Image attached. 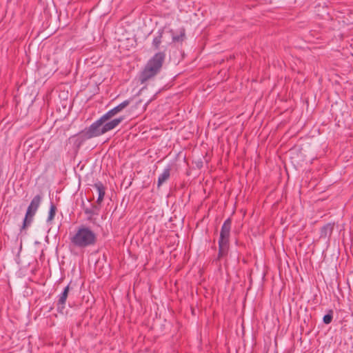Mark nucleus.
<instances>
[{
  "instance_id": "13",
  "label": "nucleus",
  "mask_w": 353,
  "mask_h": 353,
  "mask_svg": "<svg viewBox=\"0 0 353 353\" xmlns=\"http://www.w3.org/2000/svg\"><path fill=\"white\" fill-rule=\"evenodd\" d=\"M116 114L112 111V110H110L108 112H107L105 114H104L103 116H101L99 119L103 121L105 123H109L110 119L114 117Z\"/></svg>"
},
{
  "instance_id": "14",
  "label": "nucleus",
  "mask_w": 353,
  "mask_h": 353,
  "mask_svg": "<svg viewBox=\"0 0 353 353\" xmlns=\"http://www.w3.org/2000/svg\"><path fill=\"white\" fill-rule=\"evenodd\" d=\"M56 211H57V208H56L55 205L52 202H51L50 206V210H49V213H48V216L47 219L48 222H50L54 219L55 214H56Z\"/></svg>"
},
{
  "instance_id": "7",
  "label": "nucleus",
  "mask_w": 353,
  "mask_h": 353,
  "mask_svg": "<svg viewBox=\"0 0 353 353\" xmlns=\"http://www.w3.org/2000/svg\"><path fill=\"white\" fill-rule=\"evenodd\" d=\"M334 224L328 223L323 225L321 229L320 238L324 239H330L333 230H334Z\"/></svg>"
},
{
  "instance_id": "12",
  "label": "nucleus",
  "mask_w": 353,
  "mask_h": 353,
  "mask_svg": "<svg viewBox=\"0 0 353 353\" xmlns=\"http://www.w3.org/2000/svg\"><path fill=\"white\" fill-rule=\"evenodd\" d=\"M130 104V100H125L117 105L116 107L113 108L112 110L114 112V114L117 115L119 112H121L123 109H125L128 105Z\"/></svg>"
},
{
  "instance_id": "5",
  "label": "nucleus",
  "mask_w": 353,
  "mask_h": 353,
  "mask_svg": "<svg viewBox=\"0 0 353 353\" xmlns=\"http://www.w3.org/2000/svg\"><path fill=\"white\" fill-rule=\"evenodd\" d=\"M42 201V196L39 194L36 195L31 201L30 205L27 208L25 218L23 219L22 230L26 229L29 226L32 221L33 216L35 215Z\"/></svg>"
},
{
  "instance_id": "3",
  "label": "nucleus",
  "mask_w": 353,
  "mask_h": 353,
  "mask_svg": "<svg viewBox=\"0 0 353 353\" xmlns=\"http://www.w3.org/2000/svg\"><path fill=\"white\" fill-rule=\"evenodd\" d=\"M71 243L80 248L93 245L97 242L96 234L88 227L82 225L70 239Z\"/></svg>"
},
{
  "instance_id": "11",
  "label": "nucleus",
  "mask_w": 353,
  "mask_h": 353,
  "mask_svg": "<svg viewBox=\"0 0 353 353\" xmlns=\"http://www.w3.org/2000/svg\"><path fill=\"white\" fill-rule=\"evenodd\" d=\"M162 35H163V31L159 30L158 32V34L153 39L152 45V47L154 48V49H155V50L159 49L160 44L161 43Z\"/></svg>"
},
{
  "instance_id": "4",
  "label": "nucleus",
  "mask_w": 353,
  "mask_h": 353,
  "mask_svg": "<svg viewBox=\"0 0 353 353\" xmlns=\"http://www.w3.org/2000/svg\"><path fill=\"white\" fill-rule=\"evenodd\" d=\"M231 225L232 220L228 218L224 221L221 227L219 239V257L225 256L228 252Z\"/></svg>"
},
{
  "instance_id": "2",
  "label": "nucleus",
  "mask_w": 353,
  "mask_h": 353,
  "mask_svg": "<svg viewBox=\"0 0 353 353\" xmlns=\"http://www.w3.org/2000/svg\"><path fill=\"white\" fill-rule=\"evenodd\" d=\"M165 59V53L164 52H158L148 60L144 69L140 74L139 80L141 83L154 77L160 72Z\"/></svg>"
},
{
  "instance_id": "15",
  "label": "nucleus",
  "mask_w": 353,
  "mask_h": 353,
  "mask_svg": "<svg viewBox=\"0 0 353 353\" xmlns=\"http://www.w3.org/2000/svg\"><path fill=\"white\" fill-rule=\"evenodd\" d=\"M99 210V208L97 207V205H92V207L91 208H84V212L86 214H88L90 216H92L93 214H97Z\"/></svg>"
},
{
  "instance_id": "16",
  "label": "nucleus",
  "mask_w": 353,
  "mask_h": 353,
  "mask_svg": "<svg viewBox=\"0 0 353 353\" xmlns=\"http://www.w3.org/2000/svg\"><path fill=\"white\" fill-rule=\"evenodd\" d=\"M333 315L332 311L330 310V312L325 314L323 318V321L325 324H330L332 321Z\"/></svg>"
},
{
  "instance_id": "6",
  "label": "nucleus",
  "mask_w": 353,
  "mask_h": 353,
  "mask_svg": "<svg viewBox=\"0 0 353 353\" xmlns=\"http://www.w3.org/2000/svg\"><path fill=\"white\" fill-rule=\"evenodd\" d=\"M69 290H70V287L68 285L64 288L63 291L59 296L58 301L57 303V310L59 312H63V310L65 308V302H66V300H67V298L68 296Z\"/></svg>"
},
{
  "instance_id": "9",
  "label": "nucleus",
  "mask_w": 353,
  "mask_h": 353,
  "mask_svg": "<svg viewBox=\"0 0 353 353\" xmlns=\"http://www.w3.org/2000/svg\"><path fill=\"white\" fill-rule=\"evenodd\" d=\"M94 188L96 189V190L98 193V198L97 200V203L98 204H101V203L103 201L104 196H105V188L101 182L95 183L94 185Z\"/></svg>"
},
{
  "instance_id": "10",
  "label": "nucleus",
  "mask_w": 353,
  "mask_h": 353,
  "mask_svg": "<svg viewBox=\"0 0 353 353\" xmlns=\"http://www.w3.org/2000/svg\"><path fill=\"white\" fill-rule=\"evenodd\" d=\"M185 39V31L184 28L179 30V34H172V41L174 42L182 43Z\"/></svg>"
},
{
  "instance_id": "8",
  "label": "nucleus",
  "mask_w": 353,
  "mask_h": 353,
  "mask_svg": "<svg viewBox=\"0 0 353 353\" xmlns=\"http://www.w3.org/2000/svg\"><path fill=\"white\" fill-rule=\"evenodd\" d=\"M171 167L170 165L167 166L163 171V172L159 175L158 178V187H160L163 183H165L170 176Z\"/></svg>"
},
{
  "instance_id": "1",
  "label": "nucleus",
  "mask_w": 353,
  "mask_h": 353,
  "mask_svg": "<svg viewBox=\"0 0 353 353\" xmlns=\"http://www.w3.org/2000/svg\"><path fill=\"white\" fill-rule=\"evenodd\" d=\"M123 117H120L110 120L109 123H105L99 119L88 128H85L81 131V135L84 139H90L93 137H99L117 128L123 121Z\"/></svg>"
}]
</instances>
